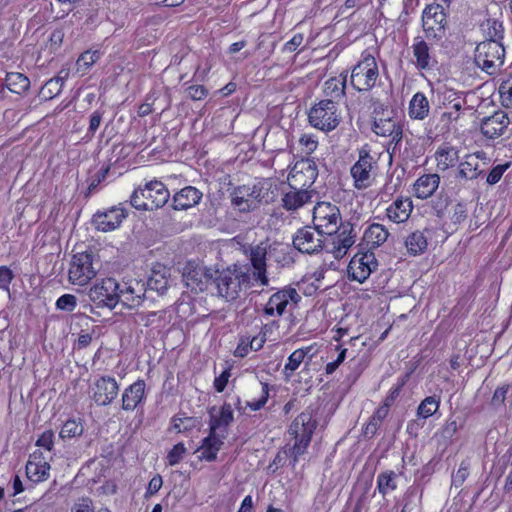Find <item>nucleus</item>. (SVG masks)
<instances>
[{
    "label": "nucleus",
    "mask_w": 512,
    "mask_h": 512,
    "mask_svg": "<svg viewBox=\"0 0 512 512\" xmlns=\"http://www.w3.org/2000/svg\"><path fill=\"white\" fill-rule=\"evenodd\" d=\"M508 165H497L494 167L487 176V183L493 185L500 181L504 172L507 170Z\"/></svg>",
    "instance_id": "59"
},
{
    "label": "nucleus",
    "mask_w": 512,
    "mask_h": 512,
    "mask_svg": "<svg viewBox=\"0 0 512 512\" xmlns=\"http://www.w3.org/2000/svg\"><path fill=\"white\" fill-rule=\"evenodd\" d=\"M83 431L84 427L81 420L69 419L63 424L59 432V437L61 439H70L81 436Z\"/></svg>",
    "instance_id": "44"
},
{
    "label": "nucleus",
    "mask_w": 512,
    "mask_h": 512,
    "mask_svg": "<svg viewBox=\"0 0 512 512\" xmlns=\"http://www.w3.org/2000/svg\"><path fill=\"white\" fill-rule=\"evenodd\" d=\"M318 176L317 166L310 159H301L291 168L287 180L292 189H309Z\"/></svg>",
    "instance_id": "13"
},
{
    "label": "nucleus",
    "mask_w": 512,
    "mask_h": 512,
    "mask_svg": "<svg viewBox=\"0 0 512 512\" xmlns=\"http://www.w3.org/2000/svg\"><path fill=\"white\" fill-rule=\"evenodd\" d=\"M91 398L98 406H108L117 397L119 385L111 376H102L90 386Z\"/></svg>",
    "instance_id": "18"
},
{
    "label": "nucleus",
    "mask_w": 512,
    "mask_h": 512,
    "mask_svg": "<svg viewBox=\"0 0 512 512\" xmlns=\"http://www.w3.org/2000/svg\"><path fill=\"white\" fill-rule=\"evenodd\" d=\"M36 446L51 451L54 446V432L52 430L44 431L37 439Z\"/></svg>",
    "instance_id": "57"
},
{
    "label": "nucleus",
    "mask_w": 512,
    "mask_h": 512,
    "mask_svg": "<svg viewBox=\"0 0 512 512\" xmlns=\"http://www.w3.org/2000/svg\"><path fill=\"white\" fill-rule=\"evenodd\" d=\"M186 452V448L182 443L176 444L168 453L167 459L170 465L177 464Z\"/></svg>",
    "instance_id": "58"
},
{
    "label": "nucleus",
    "mask_w": 512,
    "mask_h": 512,
    "mask_svg": "<svg viewBox=\"0 0 512 512\" xmlns=\"http://www.w3.org/2000/svg\"><path fill=\"white\" fill-rule=\"evenodd\" d=\"M377 163L367 149L359 151L358 160L351 166L350 175L356 190H366L372 186Z\"/></svg>",
    "instance_id": "7"
},
{
    "label": "nucleus",
    "mask_w": 512,
    "mask_h": 512,
    "mask_svg": "<svg viewBox=\"0 0 512 512\" xmlns=\"http://www.w3.org/2000/svg\"><path fill=\"white\" fill-rule=\"evenodd\" d=\"M509 124L510 120L506 112L499 110L482 120L480 130L486 138L496 139L504 135Z\"/></svg>",
    "instance_id": "20"
},
{
    "label": "nucleus",
    "mask_w": 512,
    "mask_h": 512,
    "mask_svg": "<svg viewBox=\"0 0 512 512\" xmlns=\"http://www.w3.org/2000/svg\"><path fill=\"white\" fill-rule=\"evenodd\" d=\"M340 222V211L336 205L320 202L314 207L313 223L322 233L331 236L338 230Z\"/></svg>",
    "instance_id": "11"
},
{
    "label": "nucleus",
    "mask_w": 512,
    "mask_h": 512,
    "mask_svg": "<svg viewBox=\"0 0 512 512\" xmlns=\"http://www.w3.org/2000/svg\"><path fill=\"white\" fill-rule=\"evenodd\" d=\"M287 249L288 247L283 244H270L268 242H261L250 247L249 258L253 267V278L257 284L262 287L269 284V279L266 275V261L284 262V255Z\"/></svg>",
    "instance_id": "1"
},
{
    "label": "nucleus",
    "mask_w": 512,
    "mask_h": 512,
    "mask_svg": "<svg viewBox=\"0 0 512 512\" xmlns=\"http://www.w3.org/2000/svg\"><path fill=\"white\" fill-rule=\"evenodd\" d=\"M119 301L121 300L125 305L135 306L140 303V295L135 294V289L131 285L124 283L119 284Z\"/></svg>",
    "instance_id": "46"
},
{
    "label": "nucleus",
    "mask_w": 512,
    "mask_h": 512,
    "mask_svg": "<svg viewBox=\"0 0 512 512\" xmlns=\"http://www.w3.org/2000/svg\"><path fill=\"white\" fill-rule=\"evenodd\" d=\"M118 290L119 283L113 278H106L92 286L88 296L97 307L113 309L119 302Z\"/></svg>",
    "instance_id": "12"
},
{
    "label": "nucleus",
    "mask_w": 512,
    "mask_h": 512,
    "mask_svg": "<svg viewBox=\"0 0 512 512\" xmlns=\"http://www.w3.org/2000/svg\"><path fill=\"white\" fill-rule=\"evenodd\" d=\"M304 41V35L302 33L295 34L289 41L283 46L284 52H294L298 47L302 45Z\"/></svg>",
    "instance_id": "61"
},
{
    "label": "nucleus",
    "mask_w": 512,
    "mask_h": 512,
    "mask_svg": "<svg viewBox=\"0 0 512 512\" xmlns=\"http://www.w3.org/2000/svg\"><path fill=\"white\" fill-rule=\"evenodd\" d=\"M440 403H441L440 396H436V395L427 396L420 402V404L417 408V416L420 418H423V419H427V418L431 417L433 414H435L438 411V409L440 407Z\"/></svg>",
    "instance_id": "43"
},
{
    "label": "nucleus",
    "mask_w": 512,
    "mask_h": 512,
    "mask_svg": "<svg viewBox=\"0 0 512 512\" xmlns=\"http://www.w3.org/2000/svg\"><path fill=\"white\" fill-rule=\"evenodd\" d=\"M5 82L8 89L17 94L26 92L30 87L29 78L18 72L7 73Z\"/></svg>",
    "instance_id": "40"
},
{
    "label": "nucleus",
    "mask_w": 512,
    "mask_h": 512,
    "mask_svg": "<svg viewBox=\"0 0 512 512\" xmlns=\"http://www.w3.org/2000/svg\"><path fill=\"white\" fill-rule=\"evenodd\" d=\"M301 300L296 289L288 287L275 292L264 307L268 316H282L286 311H292Z\"/></svg>",
    "instance_id": "14"
},
{
    "label": "nucleus",
    "mask_w": 512,
    "mask_h": 512,
    "mask_svg": "<svg viewBox=\"0 0 512 512\" xmlns=\"http://www.w3.org/2000/svg\"><path fill=\"white\" fill-rule=\"evenodd\" d=\"M345 89V80L338 78H331L325 82L324 93L332 99H337L343 96Z\"/></svg>",
    "instance_id": "45"
},
{
    "label": "nucleus",
    "mask_w": 512,
    "mask_h": 512,
    "mask_svg": "<svg viewBox=\"0 0 512 512\" xmlns=\"http://www.w3.org/2000/svg\"><path fill=\"white\" fill-rule=\"evenodd\" d=\"M269 398V386L267 383H261V392L257 399L246 402V406L252 411L260 410L265 406Z\"/></svg>",
    "instance_id": "51"
},
{
    "label": "nucleus",
    "mask_w": 512,
    "mask_h": 512,
    "mask_svg": "<svg viewBox=\"0 0 512 512\" xmlns=\"http://www.w3.org/2000/svg\"><path fill=\"white\" fill-rule=\"evenodd\" d=\"M389 236L388 230L379 223L371 224L364 232V240L371 247H378L386 242Z\"/></svg>",
    "instance_id": "36"
},
{
    "label": "nucleus",
    "mask_w": 512,
    "mask_h": 512,
    "mask_svg": "<svg viewBox=\"0 0 512 512\" xmlns=\"http://www.w3.org/2000/svg\"><path fill=\"white\" fill-rule=\"evenodd\" d=\"M484 159H486V154L483 151L467 155L459 164V176L468 180L476 179L481 173L480 160Z\"/></svg>",
    "instance_id": "31"
},
{
    "label": "nucleus",
    "mask_w": 512,
    "mask_h": 512,
    "mask_svg": "<svg viewBox=\"0 0 512 512\" xmlns=\"http://www.w3.org/2000/svg\"><path fill=\"white\" fill-rule=\"evenodd\" d=\"M318 353L317 344H311L293 351L287 358L283 373L286 378H291L294 372L300 367V365L307 359L311 361Z\"/></svg>",
    "instance_id": "23"
},
{
    "label": "nucleus",
    "mask_w": 512,
    "mask_h": 512,
    "mask_svg": "<svg viewBox=\"0 0 512 512\" xmlns=\"http://www.w3.org/2000/svg\"><path fill=\"white\" fill-rule=\"evenodd\" d=\"M373 131L382 137H391L393 142L398 143L402 139V129L392 119H379L374 121Z\"/></svg>",
    "instance_id": "35"
},
{
    "label": "nucleus",
    "mask_w": 512,
    "mask_h": 512,
    "mask_svg": "<svg viewBox=\"0 0 512 512\" xmlns=\"http://www.w3.org/2000/svg\"><path fill=\"white\" fill-rule=\"evenodd\" d=\"M187 94L192 100H202L204 99L208 91L207 89L202 85H194L187 88Z\"/></svg>",
    "instance_id": "60"
},
{
    "label": "nucleus",
    "mask_w": 512,
    "mask_h": 512,
    "mask_svg": "<svg viewBox=\"0 0 512 512\" xmlns=\"http://www.w3.org/2000/svg\"><path fill=\"white\" fill-rule=\"evenodd\" d=\"M405 245L410 254L415 256L420 255L427 248V237L424 232L415 231L406 238Z\"/></svg>",
    "instance_id": "41"
},
{
    "label": "nucleus",
    "mask_w": 512,
    "mask_h": 512,
    "mask_svg": "<svg viewBox=\"0 0 512 512\" xmlns=\"http://www.w3.org/2000/svg\"><path fill=\"white\" fill-rule=\"evenodd\" d=\"M323 234L316 227L306 226L296 232L293 245L301 253H317L324 246Z\"/></svg>",
    "instance_id": "16"
},
{
    "label": "nucleus",
    "mask_w": 512,
    "mask_h": 512,
    "mask_svg": "<svg viewBox=\"0 0 512 512\" xmlns=\"http://www.w3.org/2000/svg\"><path fill=\"white\" fill-rule=\"evenodd\" d=\"M299 143L307 154L314 152L318 146L317 138L313 134H303Z\"/></svg>",
    "instance_id": "56"
},
{
    "label": "nucleus",
    "mask_w": 512,
    "mask_h": 512,
    "mask_svg": "<svg viewBox=\"0 0 512 512\" xmlns=\"http://www.w3.org/2000/svg\"><path fill=\"white\" fill-rule=\"evenodd\" d=\"M14 277L13 272L6 266L0 267V288L9 289V284Z\"/></svg>",
    "instance_id": "63"
},
{
    "label": "nucleus",
    "mask_w": 512,
    "mask_h": 512,
    "mask_svg": "<svg viewBox=\"0 0 512 512\" xmlns=\"http://www.w3.org/2000/svg\"><path fill=\"white\" fill-rule=\"evenodd\" d=\"M77 306V298L72 294H64L56 301V308L59 310L72 312Z\"/></svg>",
    "instance_id": "54"
},
{
    "label": "nucleus",
    "mask_w": 512,
    "mask_h": 512,
    "mask_svg": "<svg viewBox=\"0 0 512 512\" xmlns=\"http://www.w3.org/2000/svg\"><path fill=\"white\" fill-rule=\"evenodd\" d=\"M430 112L428 98L422 92L415 93L409 101L408 115L413 120H424Z\"/></svg>",
    "instance_id": "34"
},
{
    "label": "nucleus",
    "mask_w": 512,
    "mask_h": 512,
    "mask_svg": "<svg viewBox=\"0 0 512 512\" xmlns=\"http://www.w3.org/2000/svg\"><path fill=\"white\" fill-rule=\"evenodd\" d=\"M413 211V203L409 197L396 198L387 208V218L396 224L405 223Z\"/></svg>",
    "instance_id": "24"
},
{
    "label": "nucleus",
    "mask_w": 512,
    "mask_h": 512,
    "mask_svg": "<svg viewBox=\"0 0 512 512\" xmlns=\"http://www.w3.org/2000/svg\"><path fill=\"white\" fill-rule=\"evenodd\" d=\"M504 57L503 44L495 39L483 41L475 49V63L488 74L495 73L504 63Z\"/></svg>",
    "instance_id": "4"
},
{
    "label": "nucleus",
    "mask_w": 512,
    "mask_h": 512,
    "mask_svg": "<svg viewBox=\"0 0 512 512\" xmlns=\"http://www.w3.org/2000/svg\"><path fill=\"white\" fill-rule=\"evenodd\" d=\"M160 182L156 179L147 182L144 187H138L130 197L131 205L137 210L152 214L151 219L157 218L160 208Z\"/></svg>",
    "instance_id": "9"
},
{
    "label": "nucleus",
    "mask_w": 512,
    "mask_h": 512,
    "mask_svg": "<svg viewBox=\"0 0 512 512\" xmlns=\"http://www.w3.org/2000/svg\"><path fill=\"white\" fill-rule=\"evenodd\" d=\"M202 198V193L192 186H187L173 197L172 207L175 210H187L194 207Z\"/></svg>",
    "instance_id": "30"
},
{
    "label": "nucleus",
    "mask_w": 512,
    "mask_h": 512,
    "mask_svg": "<svg viewBox=\"0 0 512 512\" xmlns=\"http://www.w3.org/2000/svg\"><path fill=\"white\" fill-rule=\"evenodd\" d=\"M50 465L41 451L33 452L26 464V476L34 482L39 483L45 481L49 477Z\"/></svg>",
    "instance_id": "22"
},
{
    "label": "nucleus",
    "mask_w": 512,
    "mask_h": 512,
    "mask_svg": "<svg viewBox=\"0 0 512 512\" xmlns=\"http://www.w3.org/2000/svg\"><path fill=\"white\" fill-rule=\"evenodd\" d=\"M377 488L383 496L393 492L397 488V474L388 470L377 476Z\"/></svg>",
    "instance_id": "42"
},
{
    "label": "nucleus",
    "mask_w": 512,
    "mask_h": 512,
    "mask_svg": "<svg viewBox=\"0 0 512 512\" xmlns=\"http://www.w3.org/2000/svg\"><path fill=\"white\" fill-rule=\"evenodd\" d=\"M102 116H103V112H100L98 110L94 111L91 114L90 121H89L88 133H90L91 135H94V133L97 131V129L100 126V123L102 121Z\"/></svg>",
    "instance_id": "64"
},
{
    "label": "nucleus",
    "mask_w": 512,
    "mask_h": 512,
    "mask_svg": "<svg viewBox=\"0 0 512 512\" xmlns=\"http://www.w3.org/2000/svg\"><path fill=\"white\" fill-rule=\"evenodd\" d=\"M308 118L313 127L329 132L338 126L340 113L333 100H322L310 109Z\"/></svg>",
    "instance_id": "8"
},
{
    "label": "nucleus",
    "mask_w": 512,
    "mask_h": 512,
    "mask_svg": "<svg viewBox=\"0 0 512 512\" xmlns=\"http://www.w3.org/2000/svg\"><path fill=\"white\" fill-rule=\"evenodd\" d=\"M413 64L419 70H433L437 66L435 54L421 38H415L412 44Z\"/></svg>",
    "instance_id": "21"
},
{
    "label": "nucleus",
    "mask_w": 512,
    "mask_h": 512,
    "mask_svg": "<svg viewBox=\"0 0 512 512\" xmlns=\"http://www.w3.org/2000/svg\"><path fill=\"white\" fill-rule=\"evenodd\" d=\"M62 88L63 86L61 83H58V80L51 78L42 86L39 95L45 101L51 100L60 94Z\"/></svg>",
    "instance_id": "47"
},
{
    "label": "nucleus",
    "mask_w": 512,
    "mask_h": 512,
    "mask_svg": "<svg viewBox=\"0 0 512 512\" xmlns=\"http://www.w3.org/2000/svg\"><path fill=\"white\" fill-rule=\"evenodd\" d=\"M446 14L439 4L428 5L422 13V26L428 37L441 38L444 34Z\"/></svg>",
    "instance_id": "17"
},
{
    "label": "nucleus",
    "mask_w": 512,
    "mask_h": 512,
    "mask_svg": "<svg viewBox=\"0 0 512 512\" xmlns=\"http://www.w3.org/2000/svg\"><path fill=\"white\" fill-rule=\"evenodd\" d=\"M499 94L502 105L507 108L512 107V75L502 81L499 86Z\"/></svg>",
    "instance_id": "50"
},
{
    "label": "nucleus",
    "mask_w": 512,
    "mask_h": 512,
    "mask_svg": "<svg viewBox=\"0 0 512 512\" xmlns=\"http://www.w3.org/2000/svg\"><path fill=\"white\" fill-rule=\"evenodd\" d=\"M389 413V403H384L380 406L371 417L369 423L367 424L366 430L368 432L374 433L381 422L388 416Z\"/></svg>",
    "instance_id": "48"
},
{
    "label": "nucleus",
    "mask_w": 512,
    "mask_h": 512,
    "mask_svg": "<svg viewBox=\"0 0 512 512\" xmlns=\"http://www.w3.org/2000/svg\"><path fill=\"white\" fill-rule=\"evenodd\" d=\"M314 192L310 189H292L284 193L282 197L283 207L286 210L294 211L312 201Z\"/></svg>",
    "instance_id": "26"
},
{
    "label": "nucleus",
    "mask_w": 512,
    "mask_h": 512,
    "mask_svg": "<svg viewBox=\"0 0 512 512\" xmlns=\"http://www.w3.org/2000/svg\"><path fill=\"white\" fill-rule=\"evenodd\" d=\"M260 190L256 186L243 185L234 189L231 203L240 212H248L257 206Z\"/></svg>",
    "instance_id": "19"
},
{
    "label": "nucleus",
    "mask_w": 512,
    "mask_h": 512,
    "mask_svg": "<svg viewBox=\"0 0 512 512\" xmlns=\"http://www.w3.org/2000/svg\"><path fill=\"white\" fill-rule=\"evenodd\" d=\"M354 237L343 231L341 234L332 238V247L328 248L336 259L346 255L348 249L354 244Z\"/></svg>",
    "instance_id": "38"
},
{
    "label": "nucleus",
    "mask_w": 512,
    "mask_h": 512,
    "mask_svg": "<svg viewBox=\"0 0 512 512\" xmlns=\"http://www.w3.org/2000/svg\"><path fill=\"white\" fill-rule=\"evenodd\" d=\"M231 377V368L226 367L219 376H216L213 382L214 389L221 393L225 390Z\"/></svg>",
    "instance_id": "55"
},
{
    "label": "nucleus",
    "mask_w": 512,
    "mask_h": 512,
    "mask_svg": "<svg viewBox=\"0 0 512 512\" xmlns=\"http://www.w3.org/2000/svg\"><path fill=\"white\" fill-rule=\"evenodd\" d=\"M215 273L213 282L216 285L217 293L227 301L237 299L241 292L251 286L250 275L240 268L216 270Z\"/></svg>",
    "instance_id": "2"
},
{
    "label": "nucleus",
    "mask_w": 512,
    "mask_h": 512,
    "mask_svg": "<svg viewBox=\"0 0 512 512\" xmlns=\"http://www.w3.org/2000/svg\"><path fill=\"white\" fill-rule=\"evenodd\" d=\"M439 94L441 95L443 105L447 106V109L460 111L465 103L463 93L453 88L444 86L439 91Z\"/></svg>",
    "instance_id": "39"
},
{
    "label": "nucleus",
    "mask_w": 512,
    "mask_h": 512,
    "mask_svg": "<svg viewBox=\"0 0 512 512\" xmlns=\"http://www.w3.org/2000/svg\"><path fill=\"white\" fill-rule=\"evenodd\" d=\"M215 271L200 262L188 261L182 272L183 282L192 292H203L212 283L216 275Z\"/></svg>",
    "instance_id": "10"
},
{
    "label": "nucleus",
    "mask_w": 512,
    "mask_h": 512,
    "mask_svg": "<svg viewBox=\"0 0 512 512\" xmlns=\"http://www.w3.org/2000/svg\"><path fill=\"white\" fill-rule=\"evenodd\" d=\"M100 269V261L92 251L76 253L70 263L69 281L74 285H86Z\"/></svg>",
    "instance_id": "3"
},
{
    "label": "nucleus",
    "mask_w": 512,
    "mask_h": 512,
    "mask_svg": "<svg viewBox=\"0 0 512 512\" xmlns=\"http://www.w3.org/2000/svg\"><path fill=\"white\" fill-rule=\"evenodd\" d=\"M435 160L438 170L445 171L456 165L459 160V152L453 146L442 144L435 152Z\"/></svg>",
    "instance_id": "33"
},
{
    "label": "nucleus",
    "mask_w": 512,
    "mask_h": 512,
    "mask_svg": "<svg viewBox=\"0 0 512 512\" xmlns=\"http://www.w3.org/2000/svg\"><path fill=\"white\" fill-rule=\"evenodd\" d=\"M100 54L98 51H85L82 53L77 59L76 65L77 70L85 72L88 70L94 63L98 61Z\"/></svg>",
    "instance_id": "49"
},
{
    "label": "nucleus",
    "mask_w": 512,
    "mask_h": 512,
    "mask_svg": "<svg viewBox=\"0 0 512 512\" xmlns=\"http://www.w3.org/2000/svg\"><path fill=\"white\" fill-rule=\"evenodd\" d=\"M317 422L311 413L302 412L291 423L289 434L295 439L292 454L295 459L302 455L310 444L311 436L316 429Z\"/></svg>",
    "instance_id": "6"
},
{
    "label": "nucleus",
    "mask_w": 512,
    "mask_h": 512,
    "mask_svg": "<svg viewBox=\"0 0 512 512\" xmlns=\"http://www.w3.org/2000/svg\"><path fill=\"white\" fill-rule=\"evenodd\" d=\"M123 209L112 208L105 212H98L93 216V224L98 230L108 232L120 226L125 218Z\"/></svg>",
    "instance_id": "25"
},
{
    "label": "nucleus",
    "mask_w": 512,
    "mask_h": 512,
    "mask_svg": "<svg viewBox=\"0 0 512 512\" xmlns=\"http://www.w3.org/2000/svg\"><path fill=\"white\" fill-rule=\"evenodd\" d=\"M200 424L201 422L197 417L179 414L172 419L171 430L176 433L189 434L193 430H199Z\"/></svg>",
    "instance_id": "37"
},
{
    "label": "nucleus",
    "mask_w": 512,
    "mask_h": 512,
    "mask_svg": "<svg viewBox=\"0 0 512 512\" xmlns=\"http://www.w3.org/2000/svg\"><path fill=\"white\" fill-rule=\"evenodd\" d=\"M225 438V431H212L210 430V434L206 437L202 445L199 449L201 455L200 458L205 459L207 461H213L216 459L217 454L223 444V439Z\"/></svg>",
    "instance_id": "28"
},
{
    "label": "nucleus",
    "mask_w": 512,
    "mask_h": 512,
    "mask_svg": "<svg viewBox=\"0 0 512 512\" xmlns=\"http://www.w3.org/2000/svg\"><path fill=\"white\" fill-rule=\"evenodd\" d=\"M378 261L373 252H358L349 262L347 272L351 280L364 283L376 270Z\"/></svg>",
    "instance_id": "15"
},
{
    "label": "nucleus",
    "mask_w": 512,
    "mask_h": 512,
    "mask_svg": "<svg viewBox=\"0 0 512 512\" xmlns=\"http://www.w3.org/2000/svg\"><path fill=\"white\" fill-rule=\"evenodd\" d=\"M440 177L437 174H424L413 184V194L419 199L431 197L437 190Z\"/></svg>",
    "instance_id": "29"
},
{
    "label": "nucleus",
    "mask_w": 512,
    "mask_h": 512,
    "mask_svg": "<svg viewBox=\"0 0 512 512\" xmlns=\"http://www.w3.org/2000/svg\"><path fill=\"white\" fill-rule=\"evenodd\" d=\"M210 430L225 431L226 427L230 425L234 419L233 409L231 404L224 403L219 410L213 408L210 412Z\"/></svg>",
    "instance_id": "32"
},
{
    "label": "nucleus",
    "mask_w": 512,
    "mask_h": 512,
    "mask_svg": "<svg viewBox=\"0 0 512 512\" xmlns=\"http://www.w3.org/2000/svg\"><path fill=\"white\" fill-rule=\"evenodd\" d=\"M71 512H111L108 508L102 507L94 510L92 500L88 497L79 499L71 508Z\"/></svg>",
    "instance_id": "52"
},
{
    "label": "nucleus",
    "mask_w": 512,
    "mask_h": 512,
    "mask_svg": "<svg viewBox=\"0 0 512 512\" xmlns=\"http://www.w3.org/2000/svg\"><path fill=\"white\" fill-rule=\"evenodd\" d=\"M335 351L337 352V357L335 360L328 362L325 367L326 374L330 375L334 373L337 368L344 362L347 354V349L342 346H336Z\"/></svg>",
    "instance_id": "53"
},
{
    "label": "nucleus",
    "mask_w": 512,
    "mask_h": 512,
    "mask_svg": "<svg viewBox=\"0 0 512 512\" xmlns=\"http://www.w3.org/2000/svg\"><path fill=\"white\" fill-rule=\"evenodd\" d=\"M378 77L376 59L370 54L363 53L361 60L352 69L350 82L357 91H369L375 86Z\"/></svg>",
    "instance_id": "5"
},
{
    "label": "nucleus",
    "mask_w": 512,
    "mask_h": 512,
    "mask_svg": "<svg viewBox=\"0 0 512 512\" xmlns=\"http://www.w3.org/2000/svg\"><path fill=\"white\" fill-rule=\"evenodd\" d=\"M145 383L138 380L127 387L122 394V409L133 411L144 399Z\"/></svg>",
    "instance_id": "27"
},
{
    "label": "nucleus",
    "mask_w": 512,
    "mask_h": 512,
    "mask_svg": "<svg viewBox=\"0 0 512 512\" xmlns=\"http://www.w3.org/2000/svg\"><path fill=\"white\" fill-rule=\"evenodd\" d=\"M268 329H269V327L266 325L263 328L261 333H259L257 336H254L251 339V341H250V349L251 350L258 351L263 347V345L266 341V335H267Z\"/></svg>",
    "instance_id": "62"
}]
</instances>
